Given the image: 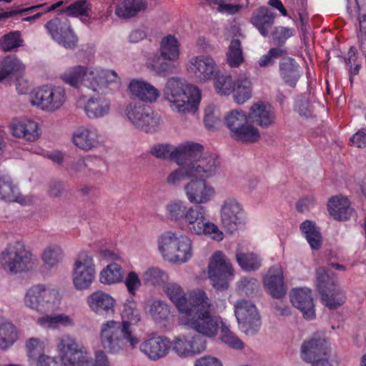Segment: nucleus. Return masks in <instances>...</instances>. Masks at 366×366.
<instances>
[{"label": "nucleus", "instance_id": "c9c22d12", "mask_svg": "<svg viewBox=\"0 0 366 366\" xmlns=\"http://www.w3.org/2000/svg\"><path fill=\"white\" fill-rule=\"evenodd\" d=\"M24 68V65L15 56L5 57L0 65V82L10 80L14 75L21 74Z\"/></svg>", "mask_w": 366, "mask_h": 366}, {"label": "nucleus", "instance_id": "f3484780", "mask_svg": "<svg viewBox=\"0 0 366 366\" xmlns=\"http://www.w3.org/2000/svg\"><path fill=\"white\" fill-rule=\"evenodd\" d=\"M54 297V290L44 285H38L33 286L26 292L24 302L28 307L40 313H44L53 308Z\"/></svg>", "mask_w": 366, "mask_h": 366}, {"label": "nucleus", "instance_id": "a211bd4d", "mask_svg": "<svg viewBox=\"0 0 366 366\" xmlns=\"http://www.w3.org/2000/svg\"><path fill=\"white\" fill-rule=\"evenodd\" d=\"M244 212L240 204L234 199H226L221 208V224L228 232L233 233L243 223Z\"/></svg>", "mask_w": 366, "mask_h": 366}, {"label": "nucleus", "instance_id": "72a5a7b5", "mask_svg": "<svg viewBox=\"0 0 366 366\" xmlns=\"http://www.w3.org/2000/svg\"><path fill=\"white\" fill-rule=\"evenodd\" d=\"M132 95L142 102H154L159 97V92L152 84L144 81L132 80L129 86Z\"/></svg>", "mask_w": 366, "mask_h": 366}, {"label": "nucleus", "instance_id": "69168bd1", "mask_svg": "<svg viewBox=\"0 0 366 366\" xmlns=\"http://www.w3.org/2000/svg\"><path fill=\"white\" fill-rule=\"evenodd\" d=\"M150 314L156 320H165L169 315V307L162 300H154L150 307Z\"/></svg>", "mask_w": 366, "mask_h": 366}, {"label": "nucleus", "instance_id": "20e7f679", "mask_svg": "<svg viewBox=\"0 0 366 366\" xmlns=\"http://www.w3.org/2000/svg\"><path fill=\"white\" fill-rule=\"evenodd\" d=\"M203 149H194V151L185 157H179L175 162L179 167L172 171L167 177L166 182L170 186H178L185 177H207L211 174L212 169H209L207 164L209 163L202 160Z\"/></svg>", "mask_w": 366, "mask_h": 366}, {"label": "nucleus", "instance_id": "4be33fe9", "mask_svg": "<svg viewBox=\"0 0 366 366\" xmlns=\"http://www.w3.org/2000/svg\"><path fill=\"white\" fill-rule=\"evenodd\" d=\"M61 359L64 362L76 365L86 352L84 347L69 335L63 336L58 345Z\"/></svg>", "mask_w": 366, "mask_h": 366}, {"label": "nucleus", "instance_id": "680f3d73", "mask_svg": "<svg viewBox=\"0 0 366 366\" xmlns=\"http://www.w3.org/2000/svg\"><path fill=\"white\" fill-rule=\"evenodd\" d=\"M204 122L207 129L211 131L217 129L222 124L218 111L212 106L207 107L204 112Z\"/></svg>", "mask_w": 366, "mask_h": 366}, {"label": "nucleus", "instance_id": "49530a36", "mask_svg": "<svg viewBox=\"0 0 366 366\" xmlns=\"http://www.w3.org/2000/svg\"><path fill=\"white\" fill-rule=\"evenodd\" d=\"M179 55L177 39L172 35L164 38L161 42L159 56L172 60H177Z\"/></svg>", "mask_w": 366, "mask_h": 366}, {"label": "nucleus", "instance_id": "ddd939ff", "mask_svg": "<svg viewBox=\"0 0 366 366\" xmlns=\"http://www.w3.org/2000/svg\"><path fill=\"white\" fill-rule=\"evenodd\" d=\"M66 100L64 89L61 86H43L31 94V103L47 112H54L62 107Z\"/></svg>", "mask_w": 366, "mask_h": 366}, {"label": "nucleus", "instance_id": "393cba45", "mask_svg": "<svg viewBox=\"0 0 366 366\" xmlns=\"http://www.w3.org/2000/svg\"><path fill=\"white\" fill-rule=\"evenodd\" d=\"M94 70L89 71L86 67L76 66L64 73L61 79L65 83L76 89H79L84 86L92 89V86H96L92 81L94 78Z\"/></svg>", "mask_w": 366, "mask_h": 366}, {"label": "nucleus", "instance_id": "a18cd8bd", "mask_svg": "<svg viewBox=\"0 0 366 366\" xmlns=\"http://www.w3.org/2000/svg\"><path fill=\"white\" fill-rule=\"evenodd\" d=\"M63 257L64 252L57 244L48 245L41 254V259L49 268L57 266L61 262Z\"/></svg>", "mask_w": 366, "mask_h": 366}, {"label": "nucleus", "instance_id": "5701e85b", "mask_svg": "<svg viewBox=\"0 0 366 366\" xmlns=\"http://www.w3.org/2000/svg\"><path fill=\"white\" fill-rule=\"evenodd\" d=\"M188 70L199 81H205L217 74V65L209 56H195L189 61Z\"/></svg>", "mask_w": 366, "mask_h": 366}, {"label": "nucleus", "instance_id": "2f4dec72", "mask_svg": "<svg viewBox=\"0 0 366 366\" xmlns=\"http://www.w3.org/2000/svg\"><path fill=\"white\" fill-rule=\"evenodd\" d=\"M87 302L92 311L97 314H113L115 300L109 295L96 291L87 297Z\"/></svg>", "mask_w": 366, "mask_h": 366}, {"label": "nucleus", "instance_id": "a878e982", "mask_svg": "<svg viewBox=\"0 0 366 366\" xmlns=\"http://www.w3.org/2000/svg\"><path fill=\"white\" fill-rule=\"evenodd\" d=\"M276 16L277 14L269 7L260 6L252 12L250 23L263 37H267L274 24Z\"/></svg>", "mask_w": 366, "mask_h": 366}, {"label": "nucleus", "instance_id": "bb28decb", "mask_svg": "<svg viewBox=\"0 0 366 366\" xmlns=\"http://www.w3.org/2000/svg\"><path fill=\"white\" fill-rule=\"evenodd\" d=\"M9 129L14 137L29 142H34L39 137L37 123L29 119H13L9 124Z\"/></svg>", "mask_w": 366, "mask_h": 366}, {"label": "nucleus", "instance_id": "f03ea898", "mask_svg": "<svg viewBox=\"0 0 366 366\" xmlns=\"http://www.w3.org/2000/svg\"><path fill=\"white\" fill-rule=\"evenodd\" d=\"M164 99L170 103V107L179 112H195L200 102L199 89L185 84L180 78L168 79L164 89Z\"/></svg>", "mask_w": 366, "mask_h": 366}, {"label": "nucleus", "instance_id": "1a4fd4ad", "mask_svg": "<svg viewBox=\"0 0 366 366\" xmlns=\"http://www.w3.org/2000/svg\"><path fill=\"white\" fill-rule=\"evenodd\" d=\"M224 123L231 132V137L237 142L252 144L260 139L259 129L249 123L247 114L242 110H232L227 113Z\"/></svg>", "mask_w": 366, "mask_h": 366}, {"label": "nucleus", "instance_id": "cd10ccee", "mask_svg": "<svg viewBox=\"0 0 366 366\" xmlns=\"http://www.w3.org/2000/svg\"><path fill=\"white\" fill-rule=\"evenodd\" d=\"M290 301L294 307L302 312L304 318L307 320L315 318V312L310 290L306 288L293 290L290 294Z\"/></svg>", "mask_w": 366, "mask_h": 366}, {"label": "nucleus", "instance_id": "aec40b11", "mask_svg": "<svg viewBox=\"0 0 366 366\" xmlns=\"http://www.w3.org/2000/svg\"><path fill=\"white\" fill-rule=\"evenodd\" d=\"M194 149H204L199 143H188L184 146L174 147L169 144H154L150 149L152 155L160 159H169L176 162L179 157L189 155Z\"/></svg>", "mask_w": 366, "mask_h": 366}, {"label": "nucleus", "instance_id": "9b49d317", "mask_svg": "<svg viewBox=\"0 0 366 366\" xmlns=\"http://www.w3.org/2000/svg\"><path fill=\"white\" fill-rule=\"evenodd\" d=\"M185 222L189 231L194 234H204L213 239L220 241L223 239V233L218 227L207 218V210L202 205H194L187 209Z\"/></svg>", "mask_w": 366, "mask_h": 366}, {"label": "nucleus", "instance_id": "5fc2aeb1", "mask_svg": "<svg viewBox=\"0 0 366 366\" xmlns=\"http://www.w3.org/2000/svg\"><path fill=\"white\" fill-rule=\"evenodd\" d=\"M122 317L127 318V320L122 322H128L131 328L132 325H136L140 321V312L137 308V303L133 300H127L124 304Z\"/></svg>", "mask_w": 366, "mask_h": 366}, {"label": "nucleus", "instance_id": "423d86ee", "mask_svg": "<svg viewBox=\"0 0 366 366\" xmlns=\"http://www.w3.org/2000/svg\"><path fill=\"white\" fill-rule=\"evenodd\" d=\"M159 250L164 258L172 262H185L192 255V241L179 232L163 233L158 241Z\"/></svg>", "mask_w": 366, "mask_h": 366}, {"label": "nucleus", "instance_id": "0eeeda50", "mask_svg": "<svg viewBox=\"0 0 366 366\" xmlns=\"http://www.w3.org/2000/svg\"><path fill=\"white\" fill-rule=\"evenodd\" d=\"M4 269L17 274L31 270L36 261V257L21 242L9 244L0 255Z\"/></svg>", "mask_w": 366, "mask_h": 366}, {"label": "nucleus", "instance_id": "052dcab7", "mask_svg": "<svg viewBox=\"0 0 366 366\" xmlns=\"http://www.w3.org/2000/svg\"><path fill=\"white\" fill-rule=\"evenodd\" d=\"M235 83L230 75H218L214 83L217 92L221 95H229L234 90Z\"/></svg>", "mask_w": 366, "mask_h": 366}, {"label": "nucleus", "instance_id": "13d9d810", "mask_svg": "<svg viewBox=\"0 0 366 366\" xmlns=\"http://www.w3.org/2000/svg\"><path fill=\"white\" fill-rule=\"evenodd\" d=\"M221 340L229 347L235 350H242L244 347L243 342L234 334L226 325L222 322L221 326Z\"/></svg>", "mask_w": 366, "mask_h": 366}, {"label": "nucleus", "instance_id": "09e8293b", "mask_svg": "<svg viewBox=\"0 0 366 366\" xmlns=\"http://www.w3.org/2000/svg\"><path fill=\"white\" fill-rule=\"evenodd\" d=\"M23 42L19 31H10L0 39V48L4 51H11L21 46Z\"/></svg>", "mask_w": 366, "mask_h": 366}, {"label": "nucleus", "instance_id": "de8ad7c7", "mask_svg": "<svg viewBox=\"0 0 366 366\" xmlns=\"http://www.w3.org/2000/svg\"><path fill=\"white\" fill-rule=\"evenodd\" d=\"M123 278L122 267L117 264H109L100 273V281L103 284H114L122 281Z\"/></svg>", "mask_w": 366, "mask_h": 366}, {"label": "nucleus", "instance_id": "4468645a", "mask_svg": "<svg viewBox=\"0 0 366 366\" xmlns=\"http://www.w3.org/2000/svg\"><path fill=\"white\" fill-rule=\"evenodd\" d=\"M95 274L92 257L86 252H79L75 259L72 272L74 287L78 290L88 289L94 281Z\"/></svg>", "mask_w": 366, "mask_h": 366}, {"label": "nucleus", "instance_id": "6e6552de", "mask_svg": "<svg viewBox=\"0 0 366 366\" xmlns=\"http://www.w3.org/2000/svg\"><path fill=\"white\" fill-rule=\"evenodd\" d=\"M315 285L322 303L329 309L341 306L342 297L335 273L324 267L316 269Z\"/></svg>", "mask_w": 366, "mask_h": 366}, {"label": "nucleus", "instance_id": "dca6fc26", "mask_svg": "<svg viewBox=\"0 0 366 366\" xmlns=\"http://www.w3.org/2000/svg\"><path fill=\"white\" fill-rule=\"evenodd\" d=\"M48 33L58 44L66 49L76 47L78 38L66 17H55L45 24Z\"/></svg>", "mask_w": 366, "mask_h": 366}, {"label": "nucleus", "instance_id": "bf43d9fd", "mask_svg": "<svg viewBox=\"0 0 366 366\" xmlns=\"http://www.w3.org/2000/svg\"><path fill=\"white\" fill-rule=\"evenodd\" d=\"M76 365L77 366H109V362L105 352L99 350L96 352L94 360L89 359L86 352Z\"/></svg>", "mask_w": 366, "mask_h": 366}, {"label": "nucleus", "instance_id": "e433bc0d", "mask_svg": "<svg viewBox=\"0 0 366 366\" xmlns=\"http://www.w3.org/2000/svg\"><path fill=\"white\" fill-rule=\"evenodd\" d=\"M73 142L79 149L89 150L100 144L96 130L83 129L73 135Z\"/></svg>", "mask_w": 366, "mask_h": 366}, {"label": "nucleus", "instance_id": "b1692460", "mask_svg": "<svg viewBox=\"0 0 366 366\" xmlns=\"http://www.w3.org/2000/svg\"><path fill=\"white\" fill-rule=\"evenodd\" d=\"M249 123L256 124L262 128H269L274 125L276 119L274 109L262 102L252 104L247 113Z\"/></svg>", "mask_w": 366, "mask_h": 366}, {"label": "nucleus", "instance_id": "473e14b6", "mask_svg": "<svg viewBox=\"0 0 366 366\" xmlns=\"http://www.w3.org/2000/svg\"><path fill=\"white\" fill-rule=\"evenodd\" d=\"M280 73L285 82L295 88L302 71L299 64L291 57H284L280 62Z\"/></svg>", "mask_w": 366, "mask_h": 366}, {"label": "nucleus", "instance_id": "c85d7f7f", "mask_svg": "<svg viewBox=\"0 0 366 366\" xmlns=\"http://www.w3.org/2000/svg\"><path fill=\"white\" fill-rule=\"evenodd\" d=\"M170 347L169 340L161 336L149 338L143 342L139 346L140 351L153 360L166 356Z\"/></svg>", "mask_w": 366, "mask_h": 366}, {"label": "nucleus", "instance_id": "3c124183", "mask_svg": "<svg viewBox=\"0 0 366 366\" xmlns=\"http://www.w3.org/2000/svg\"><path fill=\"white\" fill-rule=\"evenodd\" d=\"M15 327L9 322H0V347L5 349L11 345L16 340Z\"/></svg>", "mask_w": 366, "mask_h": 366}, {"label": "nucleus", "instance_id": "f257e3e1", "mask_svg": "<svg viewBox=\"0 0 366 366\" xmlns=\"http://www.w3.org/2000/svg\"><path fill=\"white\" fill-rule=\"evenodd\" d=\"M191 298L193 307L180 317L182 324L204 337L216 336L222 321L219 317L212 315V305L205 292L201 290H194L191 292Z\"/></svg>", "mask_w": 366, "mask_h": 366}, {"label": "nucleus", "instance_id": "f704fd0d", "mask_svg": "<svg viewBox=\"0 0 366 366\" xmlns=\"http://www.w3.org/2000/svg\"><path fill=\"white\" fill-rule=\"evenodd\" d=\"M0 199L6 202H18L25 204V198L20 194L18 187L14 184L9 177L0 178Z\"/></svg>", "mask_w": 366, "mask_h": 366}, {"label": "nucleus", "instance_id": "39448f33", "mask_svg": "<svg viewBox=\"0 0 366 366\" xmlns=\"http://www.w3.org/2000/svg\"><path fill=\"white\" fill-rule=\"evenodd\" d=\"M204 162L209 163L206 169H212L211 174L206 177H192L190 181L184 187V190L188 200L191 203L204 204L208 202L214 195V188L206 182V179L215 175L220 166L217 157L212 154H204Z\"/></svg>", "mask_w": 366, "mask_h": 366}, {"label": "nucleus", "instance_id": "9d476101", "mask_svg": "<svg viewBox=\"0 0 366 366\" xmlns=\"http://www.w3.org/2000/svg\"><path fill=\"white\" fill-rule=\"evenodd\" d=\"M124 114L137 129L147 133L156 132L161 122L160 117L141 101L127 104Z\"/></svg>", "mask_w": 366, "mask_h": 366}, {"label": "nucleus", "instance_id": "6e6d98bb", "mask_svg": "<svg viewBox=\"0 0 366 366\" xmlns=\"http://www.w3.org/2000/svg\"><path fill=\"white\" fill-rule=\"evenodd\" d=\"M327 209L329 215L337 221L342 220L343 196L342 194L332 196L328 199Z\"/></svg>", "mask_w": 366, "mask_h": 366}, {"label": "nucleus", "instance_id": "4d7b16f0", "mask_svg": "<svg viewBox=\"0 0 366 366\" xmlns=\"http://www.w3.org/2000/svg\"><path fill=\"white\" fill-rule=\"evenodd\" d=\"M168 280L167 274L158 267L148 269L143 275V280L146 284L159 285Z\"/></svg>", "mask_w": 366, "mask_h": 366}, {"label": "nucleus", "instance_id": "774afa93", "mask_svg": "<svg viewBox=\"0 0 366 366\" xmlns=\"http://www.w3.org/2000/svg\"><path fill=\"white\" fill-rule=\"evenodd\" d=\"M89 6V4L86 0H78L61 12L67 13L69 15H86Z\"/></svg>", "mask_w": 366, "mask_h": 366}, {"label": "nucleus", "instance_id": "8fccbe9b", "mask_svg": "<svg viewBox=\"0 0 366 366\" xmlns=\"http://www.w3.org/2000/svg\"><path fill=\"white\" fill-rule=\"evenodd\" d=\"M295 30L292 28L278 26L270 30L271 41L276 47L283 48L286 41L294 35Z\"/></svg>", "mask_w": 366, "mask_h": 366}, {"label": "nucleus", "instance_id": "2eb2a0df", "mask_svg": "<svg viewBox=\"0 0 366 366\" xmlns=\"http://www.w3.org/2000/svg\"><path fill=\"white\" fill-rule=\"evenodd\" d=\"M234 313L241 330L247 335L256 334L261 325L260 317L254 304L242 300L234 305Z\"/></svg>", "mask_w": 366, "mask_h": 366}, {"label": "nucleus", "instance_id": "6ab92c4d", "mask_svg": "<svg viewBox=\"0 0 366 366\" xmlns=\"http://www.w3.org/2000/svg\"><path fill=\"white\" fill-rule=\"evenodd\" d=\"M329 351L326 339L323 336L315 335L302 345L301 357L305 362L312 365L317 361L327 360Z\"/></svg>", "mask_w": 366, "mask_h": 366}, {"label": "nucleus", "instance_id": "338daca9", "mask_svg": "<svg viewBox=\"0 0 366 366\" xmlns=\"http://www.w3.org/2000/svg\"><path fill=\"white\" fill-rule=\"evenodd\" d=\"M100 162V159L96 157H86L72 161L69 164L74 173L81 172L86 168H91V163Z\"/></svg>", "mask_w": 366, "mask_h": 366}, {"label": "nucleus", "instance_id": "0e129e2a", "mask_svg": "<svg viewBox=\"0 0 366 366\" xmlns=\"http://www.w3.org/2000/svg\"><path fill=\"white\" fill-rule=\"evenodd\" d=\"M39 322L43 325L47 323L50 327H56L59 325L70 326L74 325V321L66 315H58L53 317H43L39 319Z\"/></svg>", "mask_w": 366, "mask_h": 366}, {"label": "nucleus", "instance_id": "4c0bfd02", "mask_svg": "<svg viewBox=\"0 0 366 366\" xmlns=\"http://www.w3.org/2000/svg\"><path fill=\"white\" fill-rule=\"evenodd\" d=\"M300 230L304 234L312 249L318 250L322 244V237L320 228L310 220H305L300 224Z\"/></svg>", "mask_w": 366, "mask_h": 366}, {"label": "nucleus", "instance_id": "7c9ffc66", "mask_svg": "<svg viewBox=\"0 0 366 366\" xmlns=\"http://www.w3.org/2000/svg\"><path fill=\"white\" fill-rule=\"evenodd\" d=\"M164 291L177 308L181 316L189 311L190 307H193L194 304L192 302L191 293L189 294V299H187L183 289L179 285L172 282L168 283L164 287Z\"/></svg>", "mask_w": 366, "mask_h": 366}, {"label": "nucleus", "instance_id": "a19ab883", "mask_svg": "<svg viewBox=\"0 0 366 366\" xmlns=\"http://www.w3.org/2000/svg\"><path fill=\"white\" fill-rule=\"evenodd\" d=\"M177 60L157 56L153 59L152 69L159 76H167L177 71Z\"/></svg>", "mask_w": 366, "mask_h": 366}, {"label": "nucleus", "instance_id": "7ed1b4c3", "mask_svg": "<svg viewBox=\"0 0 366 366\" xmlns=\"http://www.w3.org/2000/svg\"><path fill=\"white\" fill-rule=\"evenodd\" d=\"M100 340L104 349L113 354L124 350L127 344L133 349L139 343L128 322L114 320L102 325Z\"/></svg>", "mask_w": 366, "mask_h": 366}, {"label": "nucleus", "instance_id": "864d4df0", "mask_svg": "<svg viewBox=\"0 0 366 366\" xmlns=\"http://www.w3.org/2000/svg\"><path fill=\"white\" fill-rule=\"evenodd\" d=\"M227 57L231 67H237L243 61L241 42L239 39H234L231 41Z\"/></svg>", "mask_w": 366, "mask_h": 366}, {"label": "nucleus", "instance_id": "58836bf2", "mask_svg": "<svg viewBox=\"0 0 366 366\" xmlns=\"http://www.w3.org/2000/svg\"><path fill=\"white\" fill-rule=\"evenodd\" d=\"M109 105V100L105 97H92L88 100L84 109L89 118H98L108 113Z\"/></svg>", "mask_w": 366, "mask_h": 366}, {"label": "nucleus", "instance_id": "f8f14e48", "mask_svg": "<svg viewBox=\"0 0 366 366\" xmlns=\"http://www.w3.org/2000/svg\"><path fill=\"white\" fill-rule=\"evenodd\" d=\"M209 278L212 286L217 290H225L233 276V269L229 260L221 251L215 252L208 267Z\"/></svg>", "mask_w": 366, "mask_h": 366}, {"label": "nucleus", "instance_id": "c03bdc74", "mask_svg": "<svg viewBox=\"0 0 366 366\" xmlns=\"http://www.w3.org/2000/svg\"><path fill=\"white\" fill-rule=\"evenodd\" d=\"M251 81L247 77L240 76L236 81L233 93L235 102L239 104L244 103L252 95Z\"/></svg>", "mask_w": 366, "mask_h": 366}, {"label": "nucleus", "instance_id": "ea45409f", "mask_svg": "<svg viewBox=\"0 0 366 366\" xmlns=\"http://www.w3.org/2000/svg\"><path fill=\"white\" fill-rule=\"evenodd\" d=\"M146 7L147 2L144 0H124L117 7L115 13L119 17L128 19L136 16Z\"/></svg>", "mask_w": 366, "mask_h": 366}, {"label": "nucleus", "instance_id": "603ef678", "mask_svg": "<svg viewBox=\"0 0 366 366\" xmlns=\"http://www.w3.org/2000/svg\"><path fill=\"white\" fill-rule=\"evenodd\" d=\"M187 209L184 202L182 200H173L166 205V211L171 220L184 219Z\"/></svg>", "mask_w": 366, "mask_h": 366}, {"label": "nucleus", "instance_id": "79ce46f5", "mask_svg": "<svg viewBox=\"0 0 366 366\" xmlns=\"http://www.w3.org/2000/svg\"><path fill=\"white\" fill-rule=\"evenodd\" d=\"M94 78L92 79L96 86H92V90L98 93H103L104 89L109 83L114 82L117 79V74L113 70H94Z\"/></svg>", "mask_w": 366, "mask_h": 366}, {"label": "nucleus", "instance_id": "412c9836", "mask_svg": "<svg viewBox=\"0 0 366 366\" xmlns=\"http://www.w3.org/2000/svg\"><path fill=\"white\" fill-rule=\"evenodd\" d=\"M206 348V342L199 335H182L175 338L173 350L180 357L199 354Z\"/></svg>", "mask_w": 366, "mask_h": 366}, {"label": "nucleus", "instance_id": "e2e57ef3", "mask_svg": "<svg viewBox=\"0 0 366 366\" xmlns=\"http://www.w3.org/2000/svg\"><path fill=\"white\" fill-rule=\"evenodd\" d=\"M287 54V49L280 47L269 49L268 52L259 60L260 67H265L274 64V60Z\"/></svg>", "mask_w": 366, "mask_h": 366}, {"label": "nucleus", "instance_id": "c756f323", "mask_svg": "<svg viewBox=\"0 0 366 366\" xmlns=\"http://www.w3.org/2000/svg\"><path fill=\"white\" fill-rule=\"evenodd\" d=\"M264 284L269 295L274 298H282L287 292L283 282V272L279 266H274L269 269L264 278Z\"/></svg>", "mask_w": 366, "mask_h": 366}, {"label": "nucleus", "instance_id": "37998d69", "mask_svg": "<svg viewBox=\"0 0 366 366\" xmlns=\"http://www.w3.org/2000/svg\"><path fill=\"white\" fill-rule=\"evenodd\" d=\"M235 258L239 267L244 271H255L261 266V259L253 252H243L238 248Z\"/></svg>", "mask_w": 366, "mask_h": 366}]
</instances>
